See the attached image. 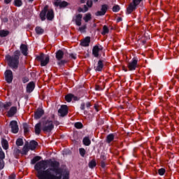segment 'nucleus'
Returning a JSON list of instances; mask_svg holds the SVG:
<instances>
[{
  "mask_svg": "<svg viewBox=\"0 0 179 179\" xmlns=\"http://www.w3.org/2000/svg\"><path fill=\"white\" fill-rule=\"evenodd\" d=\"M54 129V122L52 120H46L42 123V131L45 134L50 133Z\"/></svg>",
  "mask_w": 179,
  "mask_h": 179,
  "instance_id": "3",
  "label": "nucleus"
},
{
  "mask_svg": "<svg viewBox=\"0 0 179 179\" xmlns=\"http://www.w3.org/2000/svg\"><path fill=\"white\" fill-rule=\"evenodd\" d=\"M83 143L85 145V146H90V143H92V141H90V138L89 137H85L83 140Z\"/></svg>",
  "mask_w": 179,
  "mask_h": 179,
  "instance_id": "26",
  "label": "nucleus"
},
{
  "mask_svg": "<svg viewBox=\"0 0 179 179\" xmlns=\"http://www.w3.org/2000/svg\"><path fill=\"white\" fill-rule=\"evenodd\" d=\"M22 155V150H20L19 148H15L13 151V155L16 159L19 158V156Z\"/></svg>",
  "mask_w": 179,
  "mask_h": 179,
  "instance_id": "27",
  "label": "nucleus"
},
{
  "mask_svg": "<svg viewBox=\"0 0 179 179\" xmlns=\"http://www.w3.org/2000/svg\"><path fill=\"white\" fill-rule=\"evenodd\" d=\"M87 10H89V8H87V6L84 5V10H83V12H87Z\"/></svg>",
  "mask_w": 179,
  "mask_h": 179,
  "instance_id": "53",
  "label": "nucleus"
},
{
  "mask_svg": "<svg viewBox=\"0 0 179 179\" xmlns=\"http://www.w3.org/2000/svg\"><path fill=\"white\" fill-rule=\"evenodd\" d=\"M10 31L5 29L0 30V37H8L10 34Z\"/></svg>",
  "mask_w": 179,
  "mask_h": 179,
  "instance_id": "25",
  "label": "nucleus"
},
{
  "mask_svg": "<svg viewBox=\"0 0 179 179\" xmlns=\"http://www.w3.org/2000/svg\"><path fill=\"white\" fill-rule=\"evenodd\" d=\"M107 10H108V6L107 4H103L101 7V10L97 11L95 15L96 16H104V15L107 13Z\"/></svg>",
  "mask_w": 179,
  "mask_h": 179,
  "instance_id": "8",
  "label": "nucleus"
},
{
  "mask_svg": "<svg viewBox=\"0 0 179 179\" xmlns=\"http://www.w3.org/2000/svg\"><path fill=\"white\" fill-rule=\"evenodd\" d=\"M80 3H86V0H80Z\"/></svg>",
  "mask_w": 179,
  "mask_h": 179,
  "instance_id": "58",
  "label": "nucleus"
},
{
  "mask_svg": "<svg viewBox=\"0 0 179 179\" xmlns=\"http://www.w3.org/2000/svg\"><path fill=\"white\" fill-rule=\"evenodd\" d=\"M103 68H104V64L103 63V60L100 59L97 63V66L94 67V69L96 72H101Z\"/></svg>",
  "mask_w": 179,
  "mask_h": 179,
  "instance_id": "15",
  "label": "nucleus"
},
{
  "mask_svg": "<svg viewBox=\"0 0 179 179\" xmlns=\"http://www.w3.org/2000/svg\"><path fill=\"white\" fill-rule=\"evenodd\" d=\"M16 145H17V146H23V139L18 138L16 141Z\"/></svg>",
  "mask_w": 179,
  "mask_h": 179,
  "instance_id": "39",
  "label": "nucleus"
},
{
  "mask_svg": "<svg viewBox=\"0 0 179 179\" xmlns=\"http://www.w3.org/2000/svg\"><path fill=\"white\" fill-rule=\"evenodd\" d=\"M101 166L102 169H104V167H106V163H104V162H101Z\"/></svg>",
  "mask_w": 179,
  "mask_h": 179,
  "instance_id": "55",
  "label": "nucleus"
},
{
  "mask_svg": "<svg viewBox=\"0 0 179 179\" xmlns=\"http://www.w3.org/2000/svg\"><path fill=\"white\" fill-rule=\"evenodd\" d=\"M23 128H24V133L28 134L29 133V125H27V124H24Z\"/></svg>",
  "mask_w": 179,
  "mask_h": 179,
  "instance_id": "40",
  "label": "nucleus"
},
{
  "mask_svg": "<svg viewBox=\"0 0 179 179\" xmlns=\"http://www.w3.org/2000/svg\"><path fill=\"white\" fill-rule=\"evenodd\" d=\"M119 22H122V18L121 17H119L117 19V22L119 23Z\"/></svg>",
  "mask_w": 179,
  "mask_h": 179,
  "instance_id": "56",
  "label": "nucleus"
},
{
  "mask_svg": "<svg viewBox=\"0 0 179 179\" xmlns=\"http://www.w3.org/2000/svg\"><path fill=\"white\" fill-rule=\"evenodd\" d=\"M38 145V143H37L35 141H30L28 147L29 148L30 150H34V149H36V148H37Z\"/></svg>",
  "mask_w": 179,
  "mask_h": 179,
  "instance_id": "21",
  "label": "nucleus"
},
{
  "mask_svg": "<svg viewBox=\"0 0 179 179\" xmlns=\"http://www.w3.org/2000/svg\"><path fill=\"white\" fill-rule=\"evenodd\" d=\"M1 145H2V148H4L5 150H8L9 148V144L8 143V141H6V139L2 138Z\"/></svg>",
  "mask_w": 179,
  "mask_h": 179,
  "instance_id": "23",
  "label": "nucleus"
},
{
  "mask_svg": "<svg viewBox=\"0 0 179 179\" xmlns=\"http://www.w3.org/2000/svg\"><path fill=\"white\" fill-rule=\"evenodd\" d=\"M79 12H82L83 11V9L80 8V10H78Z\"/></svg>",
  "mask_w": 179,
  "mask_h": 179,
  "instance_id": "60",
  "label": "nucleus"
},
{
  "mask_svg": "<svg viewBox=\"0 0 179 179\" xmlns=\"http://www.w3.org/2000/svg\"><path fill=\"white\" fill-rule=\"evenodd\" d=\"M86 29H87V26L84 24L78 28V31H80V33H85L86 31Z\"/></svg>",
  "mask_w": 179,
  "mask_h": 179,
  "instance_id": "35",
  "label": "nucleus"
},
{
  "mask_svg": "<svg viewBox=\"0 0 179 179\" xmlns=\"http://www.w3.org/2000/svg\"><path fill=\"white\" fill-rule=\"evenodd\" d=\"M10 106H12V103L10 102L6 103V104L3 105V107L6 110H8V108H9V107H10Z\"/></svg>",
  "mask_w": 179,
  "mask_h": 179,
  "instance_id": "44",
  "label": "nucleus"
},
{
  "mask_svg": "<svg viewBox=\"0 0 179 179\" xmlns=\"http://www.w3.org/2000/svg\"><path fill=\"white\" fill-rule=\"evenodd\" d=\"M22 82H23V83H27V82H29V78L27 77L23 78Z\"/></svg>",
  "mask_w": 179,
  "mask_h": 179,
  "instance_id": "49",
  "label": "nucleus"
},
{
  "mask_svg": "<svg viewBox=\"0 0 179 179\" xmlns=\"http://www.w3.org/2000/svg\"><path fill=\"white\" fill-rule=\"evenodd\" d=\"M121 8L118 5H115L113 7L112 10L113 12H120Z\"/></svg>",
  "mask_w": 179,
  "mask_h": 179,
  "instance_id": "38",
  "label": "nucleus"
},
{
  "mask_svg": "<svg viewBox=\"0 0 179 179\" xmlns=\"http://www.w3.org/2000/svg\"><path fill=\"white\" fill-rule=\"evenodd\" d=\"M90 45V36H87L80 42V45L82 47H89Z\"/></svg>",
  "mask_w": 179,
  "mask_h": 179,
  "instance_id": "14",
  "label": "nucleus"
},
{
  "mask_svg": "<svg viewBox=\"0 0 179 179\" xmlns=\"http://www.w3.org/2000/svg\"><path fill=\"white\" fill-rule=\"evenodd\" d=\"M17 112V108L16 106H13L8 112V117H13Z\"/></svg>",
  "mask_w": 179,
  "mask_h": 179,
  "instance_id": "18",
  "label": "nucleus"
},
{
  "mask_svg": "<svg viewBox=\"0 0 179 179\" xmlns=\"http://www.w3.org/2000/svg\"><path fill=\"white\" fill-rule=\"evenodd\" d=\"M8 178L9 179H15L16 175L15 173H12L11 175L9 176Z\"/></svg>",
  "mask_w": 179,
  "mask_h": 179,
  "instance_id": "48",
  "label": "nucleus"
},
{
  "mask_svg": "<svg viewBox=\"0 0 179 179\" xmlns=\"http://www.w3.org/2000/svg\"><path fill=\"white\" fill-rule=\"evenodd\" d=\"M29 149V145L25 144L22 148V150L21 151V155H27Z\"/></svg>",
  "mask_w": 179,
  "mask_h": 179,
  "instance_id": "28",
  "label": "nucleus"
},
{
  "mask_svg": "<svg viewBox=\"0 0 179 179\" xmlns=\"http://www.w3.org/2000/svg\"><path fill=\"white\" fill-rule=\"evenodd\" d=\"M55 1H59V0H55Z\"/></svg>",
  "mask_w": 179,
  "mask_h": 179,
  "instance_id": "63",
  "label": "nucleus"
},
{
  "mask_svg": "<svg viewBox=\"0 0 179 179\" xmlns=\"http://www.w3.org/2000/svg\"><path fill=\"white\" fill-rule=\"evenodd\" d=\"M20 58V51L15 50L14 55L10 56V55H6L5 57V60L8 64V66L12 69H17L19 68V59Z\"/></svg>",
  "mask_w": 179,
  "mask_h": 179,
  "instance_id": "1",
  "label": "nucleus"
},
{
  "mask_svg": "<svg viewBox=\"0 0 179 179\" xmlns=\"http://www.w3.org/2000/svg\"><path fill=\"white\" fill-rule=\"evenodd\" d=\"M62 58H64V52L62 50H59L56 52V59H57V61H61Z\"/></svg>",
  "mask_w": 179,
  "mask_h": 179,
  "instance_id": "22",
  "label": "nucleus"
},
{
  "mask_svg": "<svg viewBox=\"0 0 179 179\" xmlns=\"http://www.w3.org/2000/svg\"><path fill=\"white\" fill-rule=\"evenodd\" d=\"M14 5L15 6H22V5H23V2H22V0H15L14 1Z\"/></svg>",
  "mask_w": 179,
  "mask_h": 179,
  "instance_id": "36",
  "label": "nucleus"
},
{
  "mask_svg": "<svg viewBox=\"0 0 179 179\" xmlns=\"http://www.w3.org/2000/svg\"><path fill=\"white\" fill-rule=\"evenodd\" d=\"M10 128L13 134H17V132H19V125H17L16 120H13L10 122Z\"/></svg>",
  "mask_w": 179,
  "mask_h": 179,
  "instance_id": "7",
  "label": "nucleus"
},
{
  "mask_svg": "<svg viewBox=\"0 0 179 179\" xmlns=\"http://www.w3.org/2000/svg\"><path fill=\"white\" fill-rule=\"evenodd\" d=\"M83 20H85V23L92 20V14H90V13L85 14V16L83 17Z\"/></svg>",
  "mask_w": 179,
  "mask_h": 179,
  "instance_id": "30",
  "label": "nucleus"
},
{
  "mask_svg": "<svg viewBox=\"0 0 179 179\" xmlns=\"http://www.w3.org/2000/svg\"><path fill=\"white\" fill-rule=\"evenodd\" d=\"M58 113L60 117H65V115H68V106L66 105H62L59 109Z\"/></svg>",
  "mask_w": 179,
  "mask_h": 179,
  "instance_id": "11",
  "label": "nucleus"
},
{
  "mask_svg": "<svg viewBox=\"0 0 179 179\" xmlns=\"http://www.w3.org/2000/svg\"><path fill=\"white\" fill-rule=\"evenodd\" d=\"M79 152H80V156H82L83 157L85 156V155H86V150H85L84 148H80Z\"/></svg>",
  "mask_w": 179,
  "mask_h": 179,
  "instance_id": "42",
  "label": "nucleus"
},
{
  "mask_svg": "<svg viewBox=\"0 0 179 179\" xmlns=\"http://www.w3.org/2000/svg\"><path fill=\"white\" fill-rule=\"evenodd\" d=\"M141 2H142V0H133V1L129 3L127 8V15H130V13L134 12V10H136V7L138 5H139V3H141Z\"/></svg>",
  "mask_w": 179,
  "mask_h": 179,
  "instance_id": "4",
  "label": "nucleus"
},
{
  "mask_svg": "<svg viewBox=\"0 0 179 179\" xmlns=\"http://www.w3.org/2000/svg\"><path fill=\"white\" fill-rule=\"evenodd\" d=\"M100 51H103V46H101V45H96L93 47L92 55L95 58H99V52H100Z\"/></svg>",
  "mask_w": 179,
  "mask_h": 179,
  "instance_id": "6",
  "label": "nucleus"
},
{
  "mask_svg": "<svg viewBox=\"0 0 179 179\" xmlns=\"http://www.w3.org/2000/svg\"><path fill=\"white\" fill-rule=\"evenodd\" d=\"M35 31L36 34L40 36L44 33V29H42L41 27H36L35 28Z\"/></svg>",
  "mask_w": 179,
  "mask_h": 179,
  "instance_id": "29",
  "label": "nucleus"
},
{
  "mask_svg": "<svg viewBox=\"0 0 179 179\" xmlns=\"http://www.w3.org/2000/svg\"><path fill=\"white\" fill-rule=\"evenodd\" d=\"M34 87H36V84H34V82H30L28 83L27 86V93H31V92L34 90Z\"/></svg>",
  "mask_w": 179,
  "mask_h": 179,
  "instance_id": "17",
  "label": "nucleus"
},
{
  "mask_svg": "<svg viewBox=\"0 0 179 179\" xmlns=\"http://www.w3.org/2000/svg\"><path fill=\"white\" fill-rule=\"evenodd\" d=\"M90 169H94V167H96V160L92 159L91 162H89L88 164Z\"/></svg>",
  "mask_w": 179,
  "mask_h": 179,
  "instance_id": "34",
  "label": "nucleus"
},
{
  "mask_svg": "<svg viewBox=\"0 0 179 179\" xmlns=\"http://www.w3.org/2000/svg\"><path fill=\"white\" fill-rule=\"evenodd\" d=\"M99 0H94V2H98Z\"/></svg>",
  "mask_w": 179,
  "mask_h": 179,
  "instance_id": "62",
  "label": "nucleus"
},
{
  "mask_svg": "<svg viewBox=\"0 0 179 179\" xmlns=\"http://www.w3.org/2000/svg\"><path fill=\"white\" fill-rule=\"evenodd\" d=\"M87 108H89L90 107L92 106V103H90V102H87L85 104Z\"/></svg>",
  "mask_w": 179,
  "mask_h": 179,
  "instance_id": "51",
  "label": "nucleus"
},
{
  "mask_svg": "<svg viewBox=\"0 0 179 179\" xmlns=\"http://www.w3.org/2000/svg\"><path fill=\"white\" fill-rule=\"evenodd\" d=\"M70 57L73 58V59H76V55L70 54Z\"/></svg>",
  "mask_w": 179,
  "mask_h": 179,
  "instance_id": "54",
  "label": "nucleus"
},
{
  "mask_svg": "<svg viewBox=\"0 0 179 179\" xmlns=\"http://www.w3.org/2000/svg\"><path fill=\"white\" fill-rule=\"evenodd\" d=\"M138 66V59H133L131 62H129L127 64V68L129 71H135Z\"/></svg>",
  "mask_w": 179,
  "mask_h": 179,
  "instance_id": "10",
  "label": "nucleus"
},
{
  "mask_svg": "<svg viewBox=\"0 0 179 179\" xmlns=\"http://www.w3.org/2000/svg\"><path fill=\"white\" fill-rule=\"evenodd\" d=\"M40 160H41V157L36 156L31 159V164H36V163L40 162Z\"/></svg>",
  "mask_w": 179,
  "mask_h": 179,
  "instance_id": "33",
  "label": "nucleus"
},
{
  "mask_svg": "<svg viewBox=\"0 0 179 179\" xmlns=\"http://www.w3.org/2000/svg\"><path fill=\"white\" fill-rule=\"evenodd\" d=\"M72 99H73V95L72 94H69L65 96V100L68 103H71L72 101Z\"/></svg>",
  "mask_w": 179,
  "mask_h": 179,
  "instance_id": "32",
  "label": "nucleus"
},
{
  "mask_svg": "<svg viewBox=\"0 0 179 179\" xmlns=\"http://www.w3.org/2000/svg\"><path fill=\"white\" fill-rule=\"evenodd\" d=\"M12 2V0H4V3L8 5Z\"/></svg>",
  "mask_w": 179,
  "mask_h": 179,
  "instance_id": "52",
  "label": "nucleus"
},
{
  "mask_svg": "<svg viewBox=\"0 0 179 179\" xmlns=\"http://www.w3.org/2000/svg\"><path fill=\"white\" fill-rule=\"evenodd\" d=\"M36 59L40 61L41 66H46L50 62V56L41 53L39 56H37Z\"/></svg>",
  "mask_w": 179,
  "mask_h": 179,
  "instance_id": "5",
  "label": "nucleus"
},
{
  "mask_svg": "<svg viewBox=\"0 0 179 179\" xmlns=\"http://www.w3.org/2000/svg\"><path fill=\"white\" fill-rule=\"evenodd\" d=\"M4 75L7 83H12V80H13V73L10 70H6Z\"/></svg>",
  "mask_w": 179,
  "mask_h": 179,
  "instance_id": "9",
  "label": "nucleus"
},
{
  "mask_svg": "<svg viewBox=\"0 0 179 179\" xmlns=\"http://www.w3.org/2000/svg\"><path fill=\"white\" fill-rule=\"evenodd\" d=\"M58 65H65L68 62L66 60H59Z\"/></svg>",
  "mask_w": 179,
  "mask_h": 179,
  "instance_id": "46",
  "label": "nucleus"
},
{
  "mask_svg": "<svg viewBox=\"0 0 179 179\" xmlns=\"http://www.w3.org/2000/svg\"><path fill=\"white\" fill-rule=\"evenodd\" d=\"M5 167V162H3V160H0V170H2Z\"/></svg>",
  "mask_w": 179,
  "mask_h": 179,
  "instance_id": "47",
  "label": "nucleus"
},
{
  "mask_svg": "<svg viewBox=\"0 0 179 179\" xmlns=\"http://www.w3.org/2000/svg\"><path fill=\"white\" fill-rule=\"evenodd\" d=\"M54 5L55 6H59V8H66L69 3L66 1H62V2L55 1L54 3Z\"/></svg>",
  "mask_w": 179,
  "mask_h": 179,
  "instance_id": "19",
  "label": "nucleus"
},
{
  "mask_svg": "<svg viewBox=\"0 0 179 179\" xmlns=\"http://www.w3.org/2000/svg\"><path fill=\"white\" fill-rule=\"evenodd\" d=\"M83 16L82 14H78L76 15V18L74 19V22H76V26H82V17Z\"/></svg>",
  "mask_w": 179,
  "mask_h": 179,
  "instance_id": "16",
  "label": "nucleus"
},
{
  "mask_svg": "<svg viewBox=\"0 0 179 179\" xmlns=\"http://www.w3.org/2000/svg\"><path fill=\"white\" fill-rule=\"evenodd\" d=\"M42 128H43V124H41V122L37 123L35 125L34 131H35L36 135H40V134H41Z\"/></svg>",
  "mask_w": 179,
  "mask_h": 179,
  "instance_id": "13",
  "label": "nucleus"
},
{
  "mask_svg": "<svg viewBox=\"0 0 179 179\" xmlns=\"http://www.w3.org/2000/svg\"><path fill=\"white\" fill-rule=\"evenodd\" d=\"M74 126L76 128H77V129H82V128H83V124L80 122L75 123Z\"/></svg>",
  "mask_w": 179,
  "mask_h": 179,
  "instance_id": "37",
  "label": "nucleus"
},
{
  "mask_svg": "<svg viewBox=\"0 0 179 179\" xmlns=\"http://www.w3.org/2000/svg\"><path fill=\"white\" fill-rule=\"evenodd\" d=\"M87 6L88 8H92V6H93V1L92 0H87Z\"/></svg>",
  "mask_w": 179,
  "mask_h": 179,
  "instance_id": "43",
  "label": "nucleus"
},
{
  "mask_svg": "<svg viewBox=\"0 0 179 179\" xmlns=\"http://www.w3.org/2000/svg\"><path fill=\"white\" fill-rule=\"evenodd\" d=\"M5 159V153L3 151H0V160H3Z\"/></svg>",
  "mask_w": 179,
  "mask_h": 179,
  "instance_id": "45",
  "label": "nucleus"
},
{
  "mask_svg": "<svg viewBox=\"0 0 179 179\" xmlns=\"http://www.w3.org/2000/svg\"><path fill=\"white\" fill-rule=\"evenodd\" d=\"M20 50H21V52L22 54H23V55H24L25 57L27 56L28 48L25 44H21Z\"/></svg>",
  "mask_w": 179,
  "mask_h": 179,
  "instance_id": "20",
  "label": "nucleus"
},
{
  "mask_svg": "<svg viewBox=\"0 0 179 179\" xmlns=\"http://www.w3.org/2000/svg\"><path fill=\"white\" fill-rule=\"evenodd\" d=\"M123 71H124L125 72H127V69H125V67H123Z\"/></svg>",
  "mask_w": 179,
  "mask_h": 179,
  "instance_id": "59",
  "label": "nucleus"
},
{
  "mask_svg": "<svg viewBox=\"0 0 179 179\" xmlns=\"http://www.w3.org/2000/svg\"><path fill=\"white\" fill-rule=\"evenodd\" d=\"M114 138H115V135H114V134H110L108 135L106 137L107 143H111V142L114 141Z\"/></svg>",
  "mask_w": 179,
  "mask_h": 179,
  "instance_id": "24",
  "label": "nucleus"
},
{
  "mask_svg": "<svg viewBox=\"0 0 179 179\" xmlns=\"http://www.w3.org/2000/svg\"><path fill=\"white\" fill-rule=\"evenodd\" d=\"M43 115H44V110H43L41 108H38L35 112L34 118H35V120H40V118H41V117H43Z\"/></svg>",
  "mask_w": 179,
  "mask_h": 179,
  "instance_id": "12",
  "label": "nucleus"
},
{
  "mask_svg": "<svg viewBox=\"0 0 179 179\" xmlns=\"http://www.w3.org/2000/svg\"><path fill=\"white\" fill-rule=\"evenodd\" d=\"M29 2H33L34 0H28Z\"/></svg>",
  "mask_w": 179,
  "mask_h": 179,
  "instance_id": "61",
  "label": "nucleus"
},
{
  "mask_svg": "<svg viewBox=\"0 0 179 179\" xmlns=\"http://www.w3.org/2000/svg\"><path fill=\"white\" fill-rule=\"evenodd\" d=\"M85 107H86V104L85 103H82L80 106V110H85Z\"/></svg>",
  "mask_w": 179,
  "mask_h": 179,
  "instance_id": "50",
  "label": "nucleus"
},
{
  "mask_svg": "<svg viewBox=\"0 0 179 179\" xmlns=\"http://www.w3.org/2000/svg\"><path fill=\"white\" fill-rule=\"evenodd\" d=\"M166 173V169L162 168L158 170V174L159 176H164V173Z\"/></svg>",
  "mask_w": 179,
  "mask_h": 179,
  "instance_id": "41",
  "label": "nucleus"
},
{
  "mask_svg": "<svg viewBox=\"0 0 179 179\" xmlns=\"http://www.w3.org/2000/svg\"><path fill=\"white\" fill-rule=\"evenodd\" d=\"M110 32V29H108V27L106 25H104L103 27V31L101 32L102 36H106V34H108Z\"/></svg>",
  "mask_w": 179,
  "mask_h": 179,
  "instance_id": "31",
  "label": "nucleus"
},
{
  "mask_svg": "<svg viewBox=\"0 0 179 179\" xmlns=\"http://www.w3.org/2000/svg\"><path fill=\"white\" fill-rule=\"evenodd\" d=\"M94 108L96 111H99V106L94 105Z\"/></svg>",
  "mask_w": 179,
  "mask_h": 179,
  "instance_id": "57",
  "label": "nucleus"
},
{
  "mask_svg": "<svg viewBox=\"0 0 179 179\" xmlns=\"http://www.w3.org/2000/svg\"><path fill=\"white\" fill-rule=\"evenodd\" d=\"M48 5L44 6L43 9L39 14L41 20L44 22L46 19L48 20H52L54 19V10L48 9Z\"/></svg>",
  "mask_w": 179,
  "mask_h": 179,
  "instance_id": "2",
  "label": "nucleus"
}]
</instances>
